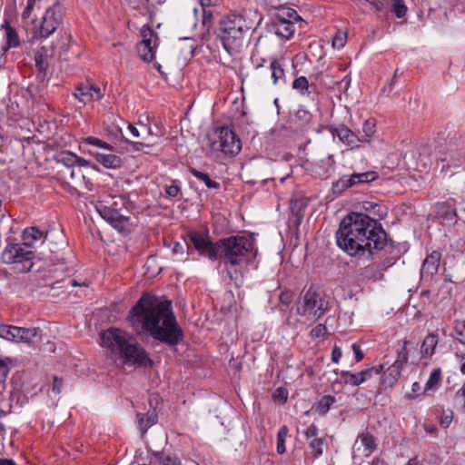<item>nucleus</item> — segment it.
<instances>
[{"label": "nucleus", "mask_w": 465, "mask_h": 465, "mask_svg": "<svg viewBox=\"0 0 465 465\" xmlns=\"http://www.w3.org/2000/svg\"><path fill=\"white\" fill-rule=\"evenodd\" d=\"M335 238L337 246L351 257L371 260L381 252H390L391 247L408 250L406 243L389 238L378 219L361 212L349 213L341 221Z\"/></svg>", "instance_id": "f257e3e1"}, {"label": "nucleus", "mask_w": 465, "mask_h": 465, "mask_svg": "<svg viewBox=\"0 0 465 465\" xmlns=\"http://www.w3.org/2000/svg\"><path fill=\"white\" fill-rule=\"evenodd\" d=\"M128 320L138 334L173 348L183 341L184 332L170 301L144 292L129 312Z\"/></svg>", "instance_id": "f03ea898"}, {"label": "nucleus", "mask_w": 465, "mask_h": 465, "mask_svg": "<svg viewBox=\"0 0 465 465\" xmlns=\"http://www.w3.org/2000/svg\"><path fill=\"white\" fill-rule=\"evenodd\" d=\"M219 260L224 265L229 278L237 282L242 278L239 268L250 264L257 256L255 238L251 234L230 235L219 239Z\"/></svg>", "instance_id": "7ed1b4c3"}, {"label": "nucleus", "mask_w": 465, "mask_h": 465, "mask_svg": "<svg viewBox=\"0 0 465 465\" xmlns=\"http://www.w3.org/2000/svg\"><path fill=\"white\" fill-rule=\"evenodd\" d=\"M101 341L104 347L110 349L113 353H117L125 364L136 368L153 365V360L146 350L132 335L121 329L110 328L104 331L101 333Z\"/></svg>", "instance_id": "20e7f679"}, {"label": "nucleus", "mask_w": 465, "mask_h": 465, "mask_svg": "<svg viewBox=\"0 0 465 465\" xmlns=\"http://www.w3.org/2000/svg\"><path fill=\"white\" fill-rule=\"evenodd\" d=\"M262 20L261 14L252 9L229 14L222 18L219 22L218 36L223 48L230 54L237 51L242 45L245 33L254 28Z\"/></svg>", "instance_id": "39448f33"}, {"label": "nucleus", "mask_w": 465, "mask_h": 465, "mask_svg": "<svg viewBox=\"0 0 465 465\" xmlns=\"http://www.w3.org/2000/svg\"><path fill=\"white\" fill-rule=\"evenodd\" d=\"M329 302L326 296L312 285L303 288L296 302V312L308 321L315 322L328 311Z\"/></svg>", "instance_id": "423d86ee"}, {"label": "nucleus", "mask_w": 465, "mask_h": 465, "mask_svg": "<svg viewBox=\"0 0 465 465\" xmlns=\"http://www.w3.org/2000/svg\"><path fill=\"white\" fill-rule=\"evenodd\" d=\"M185 243L188 252L193 248L201 256L214 262L219 260V240L213 242L209 232L191 230L186 234Z\"/></svg>", "instance_id": "0eeeda50"}, {"label": "nucleus", "mask_w": 465, "mask_h": 465, "mask_svg": "<svg viewBox=\"0 0 465 465\" xmlns=\"http://www.w3.org/2000/svg\"><path fill=\"white\" fill-rule=\"evenodd\" d=\"M24 246L23 243H7L2 252L1 262L5 264L20 263L22 265V268L19 269L21 272H30L34 265L35 252L26 250Z\"/></svg>", "instance_id": "6e6552de"}, {"label": "nucleus", "mask_w": 465, "mask_h": 465, "mask_svg": "<svg viewBox=\"0 0 465 465\" xmlns=\"http://www.w3.org/2000/svg\"><path fill=\"white\" fill-rule=\"evenodd\" d=\"M55 177L63 188L70 193H75L82 188L92 190L93 184L91 181L85 178L80 169L61 167L57 171Z\"/></svg>", "instance_id": "1a4fd4ad"}, {"label": "nucleus", "mask_w": 465, "mask_h": 465, "mask_svg": "<svg viewBox=\"0 0 465 465\" xmlns=\"http://www.w3.org/2000/svg\"><path fill=\"white\" fill-rule=\"evenodd\" d=\"M64 8L59 2L46 8L38 30L39 37L47 38L55 32L63 23Z\"/></svg>", "instance_id": "9d476101"}, {"label": "nucleus", "mask_w": 465, "mask_h": 465, "mask_svg": "<svg viewBox=\"0 0 465 465\" xmlns=\"http://www.w3.org/2000/svg\"><path fill=\"white\" fill-rule=\"evenodd\" d=\"M378 178L379 174L374 171L353 173L350 175H343L339 180L332 183V192L335 194L341 195L351 187L369 183Z\"/></svg>", "instance_id": "9b49d317"}, {"label": "nucleus", "mask_w": 465, "mask_h": 465, "mask_svg": "<svg viewBox=\"0 0 465 465\" xmlns=\"http://www.w3.org/2000/svg\"><path fill=\"white\" fill-rule=\"evenodd\" d=\"M218 149L223 153L225 158L236 156L242 150V142L233 130L228 126H223L218 129Z\"/></svg>", "instance_id": "f8f14e48"}, {"label": "nucleus", "mask_w": 465, "mask_h": 465, "mask_svg": "<svg viewBox=\"0 0 465 465\" xmlns=\"http://www.w3.org/2000/svg\"><path fill=\"white\" fill-rule=\"evenodd\" d=\"M141 34L143 39L137 44V53L143 61L150 63L155 58L158 35L148 25L143 27Z\"/></svg>", "instance_id": "ddd939ff"}, {"label": "nucleus", "mask_w": 465, "mask_h": 465, "mask_svg": "<svg viewBox=\"0 0 465 465\" xmlns=\"http://www.w3.org/2000/svg\"><path fill=\"white\" fill-rule=\"evenodd\" d=\"M117 203L114 202L113 205L107 206L104 203L99 202L95 205V209L100 216L111 224L118 232H124L127 231L130 218L120 213L115 209Z\"/></svg>", "instance_id": "4468645a"}, {"label": "nucleus", "mask_w": 465, "mask_h": 465, "mask_svg": "<svg viewBox=\"0 0 465 465\" xmlns=\"http://www.w3.org/2000/svg\"><path fill=\"white\" fill-rule=\"evenodd\" d=\"M406 252L401 251V247H391L390 252H384L386 257L379 263H371L361 271V275L365 279H376V273L378 272H383L388 270Z\"/></svg>", "instance_id": "2eb2a0df"}, {"label": "nucleus", "mask_w": 465, "mask_h": 465, "mask_svg": "<svg viewBox=\"0 0 465 465\" xmlns=\"http://www.w3.org/2000/svg\"><path fill=\"white\" fill-rule=\"evenodd\" d=\"M382 368L383 364H379L377 366L368 367L355 373L349 371H341L340 372L341 382L346 385L358 387L374 377V374H381Z\"/></svg>", "instance_id": "dca6fc26"}, {"label": "nucleus", "mask_w": 465, "mask_h": 465, "mask_svg": "<svg viewBox=\"0 0 465 465\" xmlns=\"http://www.w3.org/2000/svg\"><path fill=\"white\" fill-rule=\"evenodd\" d=\"M401 374V370L399 367L390 365L385 371L384 367L381 374H374L379 376V385L376 388L375 394H382L387 391L392 390L397 384Z\"/></svg>", "instance_id": "f3484780"}, {"label": "nucleus", "mask_w": 465, "mask_h": 465, "mask_svg": "<svg viewBox=\"0 0 465 465\" xmlns=\"http://www.w3.org/2000/svg\"><path fill=\"white\" fill-rule=\"evenodd\" d=\"M327 130L333 137L337 136L339 140L351 149L358 148L361 145V138L344 124L338 126L328 125Z\"/></svg>", "instance_id": "a211bd4d"}, {"label": "nucleus", "mask_w": 465, "mask_h": 465, "mask_svg": "<svg viewBox=\"0 0 465 465\" xmlns=\"http://www.w3.org/2000/svg\"><path fill=\"white\" fill-rule=\"evenodd\" d=\"M441 253L439 251H432L424 259L421 269L420 277L423 281H430L439 271Z\"/></svg>", "instance_id": "6ab92c4d"}, {"label": "nucleus", "mask_w": 465, "mask_h": 465, "mask_svg": "<svg viewBox=\"0 0 465 465\" xmlns=\"http://www.w3.org/2000/svg\"><path fill=\"white\" fill-rule=\"evenodd\" d=\"M441 163V172H445L446 173L450 172V175H451L452 168H459L465 163V151L463 148L455 151L449 149L448 155L444 158H440L438 163Z\"/></svg>", "instance_id": "aec40b11"}, {"label": "nucleus", "mask_w": 465, "mask_h": 465, "mask_svg": "<svg viewBox=\"0 0 465 465\" xmlns=\"http://www.w3.org/2000/svg\"><path fill=\"white\" fill-rule=\"evenodd\" d=\"M74 97L84 104L98 101L104 97L102 90L93 84H80L75 87Z\"/></svg>", "instance_id": "412c9836"}, {"label": "nucleus", "mask_w": 465, "mask_h": 465, "mask_svg": "<svg viewBox=\"0 0 465 465\" xmlns=\"http://www.w3.org/2000/svg\"><path fill=\"white\" fill-rule=\"evenodd\" d=\"M53 58V54H50L48 49L42 46L35 54V62L37 69L35 75L36 80L43 81L46 79L47 72Z\"/></svg>", "instance_id": "4be33fe9"}, {"label": "nucleus", "mask_w": 465, "mask_h": 465, "mask_svg": "<svg viewBox=\"0 0 465 465\" xmlns=\"http://www.w3.org/2000/svg\"><path fill=\"white\" fill-rule=\"evenodd\" d=\"M435 217L442 224H454L457 223V213L455 208L447 203H437L434 207Z\"/></svg>", "instance_id": "5701e85b"}, {"label": "nucleus", "mask_w": 465, "mask_h": 465, "mask_svg": "<svg viewBox=\"0 0 465 465\" xmlns=\"http://www.w3.org/2000/svg\"><path fill=\"white\" fill-rule=\"evenodd\" d=\"M376 448L375 438H357L353 444V458H367Z\"/></svg>", "instance_id": "b1692460"}, {"label": "nucleus", "mask_w": 465, "mask_h": 465, "mask_svg": "<svg viewBox=\"0 0 465 465\" xmlns=\"http://www.w3.org/2000/svg\"><path fill=\"white\" fill-rule=\"evenodd\" d=\"M295 27L291 20H273L270 25V32L283 40H289L294 34Z\"/></svg>", "instance_id": "393cba45"}, {"label": "nucleus", "mask_w": 465, "mask_h": 465, "mask_svg": "<svg viewBox=\"0 0 465 465\" xmlns=\"http://www.w3.org/2000/svg\"><path fill=\"white\" fill-rule=\"evenodd\" d=\"M88 153L106 169H118L123 164L122 158L116 154L104 153L91 150L88 151Z\"/></svg>", "instance_id": "a878e982"}, {"label": "nucleus", "mask_w": 465, "mask_h": 465, "mask_svg": "<svg viewBox=\"0 0 465 465\" xmlns=\"http://www.w3.org/2000/svg\"><path fill=\"white\" fill-rule=\"evenodd\" d=\"M1 29L5 31V45L2 47L4 54H5L11 48H16L20 46L21 41L18 33L16 29L10 25L8 19H5L4 24L1 25Z\"/></svg>", "instance_id": "bb28decb"}, {"label": "nucleus", "mask_w": 465, "mask_h": 465, "mask_svg": "<svg viewBox=\"0 0 465 465\" xmlns=\"http://www.w3.org/2000/svg\"><path fill=\"white\" fill-rule=\"evenodd\" d=\"M47 238V233L39 230L36 226L25 228L22 232V240L25 247L32 248L38 241L45 242Z\"/></svg>", "instance_id": "cd10ccee"}, {"label": "nucleus", "mask_w": 465, "mask_h": 465, "mask_svg": "<svg viewBox=\"0 0 465 465\" xmlns=\"http://www.w3.org/2000/svg\"><path fill=\"white\" fill-rule=\"evenodd\" d=\"M17 342L28 343L36 346L42 341V331L39 328L19 327Z\"/></svg>", "instance_id": "c85d7f7f"}, {"label": "nucleus", "mask_w": 465, "mask_h": 465, "mask_svg": "<svg viewBox=\"0 0 465 465\" xmlns=\"http://www.w3.org/2000/svg\"><path fill=\"white\" fill-rule=\"evenodd\" d=\"M292 87L302 96L311 97L312 94H319L317 84L309 83L305 76L296 77L292 84Z\"/></svg>", "instance_id": "c756f323"}, {"label": "nucleus", "mask_w": 465, "mask_h": 465, "mask_svg": "<svg viewBox=\"0 0 465 465\" xmlns=\"http://www.w3.org/2000/svg\"><path fill=\"white\" fill-rule=\"evenodd\" d=\"M46 86V79H43V81L35 79V83H31L27 86L26 93L34 103L43 104L45 100Z\"/></svg>", "instance_id": "7c9ffc66"}, {"label": "nucleus", "mask_w": 465, "mask_h": 465, "mask_svg": "<svg viewBox=\"0 0 465 465\" xmlns=\"http://www.w3.org/2000/svg\"><path fill=\"white\" fill-rule=\"evenodd\" d=\"M308 203L304 199H295L291 202V212L294 216L293 224L296 229L301 225L303 216L304 211L307 207Z\"/></svg>", "instance_id": "2f4dec72"}, {"label": "nucleus", "mask_w": 465, "mask_h": 465, "mask_svg": "<svg viewBox=\"0 0 465 465\" xmlns=\"http://www.w3.org/2000/svg\"><path fill=\"white\" fill-rule=\"evenodd\" d=\"M439 342L437 333H429L423 340L420 353L422 358L430 357L434 354L435 349Z\"/></svg>", "instance_id": "473e14b6"}, {"label": "nucleus", "mask_w": 465, "mask_h": 465, "mask_svg": "<svg viewBox=\"0 0 465 465\" xmlns=\"http://www.w3.org/2000/svg\"><path fill=\"white\" fill-rule=\"evenodd\" d=\"M157 413L154 410L147 413L137 414V421L142 434H144L150 427L157 422Z\"/></svg>", "instance_id": "72a5a7b5"}, {"label": "nucleus", "mask_w": 465, "mask_h": 465, "mask_svg": "<svg viewBox=\"0 0 465 465\" xmlns=\"http://www.w3.org/2000/svg\"><path fill=\"white\" fill-rule=\"evenodd\" d=\"M362 209L368 213L367 214L370 216L371 214L377 216L379 221L384 219L388 213V209L386 206L369 201L362 203Z\"/></svg>", "instance_id": "f704fd0d"}, {"label": "nucleus", "mask_w": 465, "mask_h": 465, "mask_svg": "<svg viewBox=\"0 0 465 465\" xmlns=\"http://www.w3.org/2000/svg\"><path fill=\"white\" fill-rule=\"evenodd\" d=\"M311 77H313L315 81L319 82L320 84L327 89L334 88L336 85H341V81L335 79L334 76L330 73L320 72L312 75Z\"/></svg>", "instance_id": "c9c22d12"}, {"label": "nucleus", "mask_w": 465, "mask_h": 465, "mask_svg": "<svg viewBox=\"0 0 465 465\" xmlns=\"http://www.w3.org/2000/svg\"><path fill=\"white\" fill-rule=\"evenodd\" d=\"M189 172L197 180L203 182L208 189L219 190L221 188L220 183L212 180L207 173L198 171L197 169H195L193 167H190Z\"/></svg>", "instance_id": "e433bc0d"}, {"label": "nucleus", "mask_w": 465, "mask_h": 465, "mask_svg": "<svg viewBox=\"0 0 465 465\" xmlns=\"http://www.w3.org/2000/svg\"><path fill=\"white\" fill-rule=\"evenodd\" d=\"M284 64L279 59H272L270 64V68L272 70V79L273 84H277L279 80H282L285 83V73H284Z\"/></svg>", "instance_id": "4c0bfd02"}, {"label": "nucleus", "mask_w": 465, "mask_h": 465, "mask_svg": "<svg viewBox=\"0 0 465 465\" xmlns=\"http://www.w3.org/2000/svg\"><path fill=\"white\" fill-rule=\"evenodd\" d=\"M441 384V369H434L427 381L424 388L423 394H427L430 391L437 390Z\"/></svg>", "instance_id": "58836bf2"}, {"label": "nucleus", "mask_w": 465, "mask_h": 465, "mask_svg": "<svg viewBox=\"0 0 465 465\" xmlns=\"http://www.w3.org/2000/svg\"><path fill=\"white\" fill-rule=\"evenodd\" d=\"M336 401L332 395H324L317 402L313 408L319 415H325L331 409V406Z\"/></svg>", "instance_id": "ea45409f"}, {"label": "nucleus", "mask_w": 465, "mask_h": 465, "mask_svg": "<svg viewBox=\"0 0 465 465\" xmlns=\"http://www.w3.org/2000/svg\"><path fill=\"white\" fill-rule=\"evenodd\" d=\"M164 192L168 198L170 199H178L182 198V183L180 180L173 179L171 180L170 184L164 185Z\"/></svg>", "instance_id": "a19ab883"}, {"label": "nucleus", "mask_w": 465, "mask_h": 465, "mask_svg": "<svg viewBox=\"0 0 465 465\" xmlns=\"http://www.w3.org/2000/svg\"><path fill=\"white\" fill-rule=\"evenodd\" d=\"M274 20H291L292 22L302 20L297 12L290 7H281L275 15Z\"/></svg>", "instance_id": "79ce46f5"}, {"label": "nucleus", "mask_w": 465, "mask_h": 465, "mask_svg": "<svg viewBox=\"0 0 465 465\" xmlns=\"http://www.w3.org/2000/svg\"><path fill=\"white\" fill-rule=\"evenodd\" d=\"M130 7L134 10H141L142 8L155 7L158 5L164 3L165 0H125Z\"/></svg>", "instance_id": "37998d69"}, {"label": "nucleus", "mask_w": 465, "mask_h": 465, "mask_svg": "<svg viewBox=\"0 0 465 465\" xmlns=\"http://www.w3.org/2000/svg\"><path fill=\"white\" fill-rule=\"evenodd\" d=\"M376 124L373 119H368L363 123L362 130H361V143H370L371 136L376 132Z\"/></svg>", "instance_id": "c03bdc74"}, {"label": "nucleus", "mask_w": 465, "mask_h": 465, "mask_svg": "<svg viewBox=\"0 0 465 465\" xmlns=\"http://www.w3.org/2000/svg\"><path fill=\"white\" fill-rule=\"evenodd\" d=\"M19 327L13 325H0V337L8 341H16L19 335Z\"/></svg>", "instance_id": "a18cd8bd"}, {"label": "nucleus", "mask_w": 465, "mask_h": 465, "mask_svg": "<svg viewBox=\"0 0 465 465\" xmlns=\"http://www.w3.org/2000/svg\"><path fill=\"white\" fill-rule=\"evenodd\" d=\"M409 343H410V341H407V340H405L403 341L402 348L398 351L397 358H396L395 361L391 364L393 366L399 367V369L401 370V371H402V368H403L404 364H406L408 362L409 352H408V350H407V345Z\"/></svg>", "instance_id": "49530a36"}, {"label": "nucleus", "mask_w": 465, "mask_h": 465, "mask_svg": "<svg viewBox=\"0 0 465 465\" xmlns=\"http://www.w3.org/2000/svg\"><path fill=\"white\" fill-rule=\"evenodd\" d=\"M391 12L395 15L397 18H403L408 11L404 0H390Z\"/></svg>", "instance_id": "de8ad7c7"}, {"label": "nucleus", "mask_w": 465, "mask_h": 465, "mask_svg": "<svg viewBox=\"0 0 465 465\" xmlns=\"http://www.w3.org/2000/svg\"><path fill=\"white\" fill-rule=\"evenodd\" d=\"M56 162L61 167L73 168L75 166V154L70 152L61 153L56 157Z\"/></svg>", "instance_id": "09e8293b"}, {"label": "nucleus", "mask_w": 465, "mask_h": 465, "mask_svg": "<svg viewBox=\"0 0 465 465\" xmlns=\"http://www.w3.org/2000/svg\"><path fill=\"white\" fill-rule=\"evenodd\" d=\"M312 114L303 108H299L295 113V120L300 122L301 126L308 125L312 122Z\"/></svg>", "instance_id": "8fccbe9b"}, {"label": "nucleus", "mask_w": 465, "mask_h": 465, "mask_svg": "<svg viewBox=\"0 0 465 465\" xmlns=\"http://www.w3.org/2000/svg\"><path fill=\"white\" fill-rule=\"evenodd\" d=\"M83 143L84 144H92V145H94V146H97V147H100L103 149H106L109 151L113 150V146L110 143L104 142L101 139H98L96 137H93V136H88L86 138H84Z\"/></svg>", "instance_id": "3c124183"}, {"label": "nucleus", "mask_w": 465, "mask_h": 465, "mask_svg": "<svg viewBox=\"0 0 465 465\" xmlns=\"http://www.w3.org/2000/svg\"><path fill=\"white\" fill-rule=\"evenodd\" d=\"M288 398V391L282 387L277 388L272 393V399L276 402L285 403Z\"/></svg>", "instance_id": "603ef678"}, {"label": "nucleus", "mask_w": 465, "mask_h": 465, "mask_svg": "<svg viewBox=\"0 0 465 465\" xmlns=\"http://www.w3.org/2000/svg\"><path fill=\"white\" fill-rule=\"evenodd\" d=\"M322 438H314L310 443V447L312 449V453L315 458L320 457L322 454Z\"/></svg>", "instance_id": "864d4df0"}, {"label": "nucleus", "mask_w": 465, "mask_h": 465, "mask_svg": "<svg viewBox=\"0 0 465 465\" xmlns=\"http://www.w3.org/2000/svg\"><path fill=\"white\" fill-rule=\"evenodd\" d=\"M293 292L290 290H284L280 293L279 300L282 305L289 306L293 301Z\"/></svg>", "instance_id": "5fc2aeb1"}, {"label": "nucleus", "mask_w": 465, "mask_h": 465, "mask_svg": "<svg viewBox=\"0 0 465 465\" xmlns=\"http://www.w3.org/2000/svg\"><path fill=\"white\" fill-rule=\"evenodd\" d=\"M210 6H204L203 8L202 24L203 26L209 28L213 20V12L209 9Z\"/></svg>", "instance_id": "6e6d98bb"}, {"label": "nucleus", "mask_w": 465, "mask_h": 465, "mask_svg": "<svg viewBox=\"0 0 465 465\" xmlns=\"http://www.w3.org/2000/svg\"><path fill=\"white\" fill-rule=\"evenodd\" d=\"M455 332L457 334V340L465 344V322H461L456 324Z\"/></svg>", "instance_id": "4d7b16f0"}, {"label": "nucleus", "mask_w": 465, "mask_h": 465, "mask_svg": "<svg viewBox=\"0 0 465 465\" xmlns=\"http://www.w3.org/2000/svg\"><path fill=\"white\" fill-rule=\"evenodd\" d=\"M326 333V327L324 324H318L316 325L310 332V335L313 339L322 338Z\"/></svg>", "instance_id": "13d9d810"}, {"label": "nucleus", "mask_w": 465, "mask_h": 465, "mask_svg": "<svg viewBox=\"0 0 465 465\" xmlns=\"http://www.w3.org/2000/svg\"><path fill=\"white\" fill-rule=\"evenodd\" d=\"M160 459L163 465H181V461L176 456L163 453Z\"/></svg>", "instance_id": "bf43d9fd"}, {"label": "nucleus", "mask_w": 465, "mask_h": 465, "mask_svg": "<svg viewBox=\"0 0 465 465\" xmlns=\"http://www.w3.org/2000/svg\"><path fill=\"white\" fill-rule=\"evenodd\" d=\"M351 349L355 354V361L360 362L364 358V353H363L361 346L357 343H353L351 345Z\"/></svg>", "instance_id": "052dcab7"}, {"label": "nucleus", "mask_w": 465, "mask_h": 465, "mask_svg": "<svg viewBox=\"0 0 465 465\" xmlns=\"http://www.w3.org/2000/svg\"><path fill=\"white\" fill-rule=\"evenodd\" d=\"M346 42V34L343 35H335L332 39V45L337 48H342Z\"/></svg>", "instance_id": "680f3d73"}, {"label": "nucleus", "mask_w": 465, "mask_h": 465, "mask_svg": "<svg viewBox=\"0 0 465 465\" xmlns=\"http://www.w3.org/2000/svg\"><path fill=\"white\" fill-rule=\"evenodd\" d=\"M9 373V367L0 359V381H4Z\"/></svg>", "instance_id": "e2e57ef3"}, {"label": "nucleus", "mask_w": 465, "mask_h": 465, "mask_svg": "<svg viewBox=\"0 0 465 465\" xmlns=\"http://www.w3.org/2000/svg\"><path fill=\"white\" fill-rule=\"evenodd\" d=\"M126 143H129L132 146V149L135 152L143 151L145 147H150L149 143H144L142 142H132L129 140H126Z\"/></svg>", "instance_id": "0e129e2a"}, {"label": "nucleus", "mask_w": 465, "mask_h": 465, "mask_svg": "<svg viewBox=\"0 0 465 465\" xmlns=\"http://www.w3.org/2000/svg\"><path fill=\"white\" fill-rule=\"evenodd\" d=\"M342 356V351L340 347L334 346L331 351V361L338 363Z\"/></svg>", "instance_id": "69168bd1"}, {"label": "nucleus", "mask_w": 465, "mask_h": 465, "mask_svg": "<svg viewBox=\"0 0 465 465\" xmlns=\"http://www.w3.org/2000/svg\"><path fill=\"white\" fill-rule=\"evenodd\" d=\"M455 398L462 406H465V381L462 387L456 392Z\"/></svg>", "instance_id": "338daca9"}, {"label": "nucleus", "mask_w": 465, "mask_h": 465, "mask_svg": "<svg viewBox=\"0 0 465 465\" xmlns=\"http://www.w3.org/2000/svg\"><path fill=\"white\" fill-rule=\"evenodd\" d=\"M62 386H63V380L54 376V381H53V388H52L53 391L55 393H60Z\"/></svg>", "instance_id": "774afa93"}]
</instances>
